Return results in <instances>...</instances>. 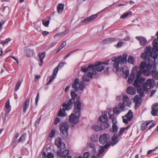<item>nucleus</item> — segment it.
<instances>
[{
  "instance_id": "1",
  "label": "nucleus",
  "mask_w": 158,
  "mask_h": 158,
  "mask_svg": "<svg viewBox=\"0 0 158 158\" xmlns=\"http://www.w3.org/2000/svg\"><path fill=\"white\" fill-rule=\"evenodd\" d=\"M71 98L69 99L66 103H63L62 106L66 110L72 109L73 104L74 113H72L69 116V121L71 123L75 124L79 121V118L81 115V102L80 101V97L79 96L75 95L73 93L70 94Z\"/></svg>"
},
{
  "instance_id": "2",
  "label": "nucleus",
  "mask_w": 158,
  "mask_h": 158,
  "mask_svg": "<svg viewBox=\"0 0 158 158\" xmlns=\"http://www.w3.org/2000/svg\"><path fill=\"white\" fill-rule=\"evenodd\" d=\"M141 72L137 71L136 74L135 79V80L133 85L137 89L141 88V86L145 81L144 77L141 76Z\"/></svg>"
},
{
  "instance_id": "3",
  "label": "nucleus",
  "mask_w": 158,
  "mask_h": 158,
  "mask_svg": "<svg viewBox=\"0 0 158 158\" xmlns=\"http://www.w3.org/2000/svg\"><path fill=\"white\" fill-rule=\"evenodd\" d=\"M60 130L61 134V136L63 138H66L68 135V131L69 126L67 122H64L60 124Z\"/></svg>"
},
{
  "instance_id": "4",
  "label": "nucleus",
  "mask_w": 158,
  "mask_h": 158,
  "mask_svg": "<svg viewBox=\"0 0 158 158\" xmlns=\"http://www.w3.org/2000/svg\"><path fill=\"white\" fill-rule=\"evenodd\" d=\"M109 138V135L107 133H104L100 135L99 138V142L100 143L104 144L108 142V140Z\"/></svg>"
},
{
  "instance_id": "5",
  "label": "nucleus",
  "mask_w": 158,
  "mask_h": 158,
  "mask_svg": "<svg viewBox=\"0 0 158 158\" xmlns=\"http://www.w3.org/2000/svg\"><path fill=\"white\" fill-rule=\"evenodd\" d=\"M79 80L78 78H76L74 80V82L72 84V88L74 89V90H71L70 94L72 93H73L75 95L77 96L76 93V92L78 90V87H77V85L79 83Z\"/></svg>"
},
{
  "instance_id": "6",
  "label": "nucleus",
  "mask_w": 158,
  "mask_h": 158,
  "mask_svg": "<svg viewBox=\"0 0 158 158\" xmlns=\"http://www.w3.org/2000/svg\"><path fill=\"white\" fill-rule=\"evenodd\" d=\"M119 136L118 134H114L111 139V140L112 142L109 141H108L107 143L110 144V145H111L112 146H113L116 145L120 140L119 139H118Z\"/></svg>"
},
{
  "instance_id": "7",
  "label": "nucleus",
  "mask_w": 158,
  "mask_h": 158,
  "mask_svg": "<svg viewBox=\"0 0 158 158\" xmlns=\"http://www.w3.org/2000/svg\"><path fill=\"white\" fill-rule=\"evenodd\" d=\"M133 113L131 110H129L126 115H125V117H127V119H123V123L127 124L128 121H131L133 118Z\"/></svg>"
},
{
  "instance_id": "8",
  "label": "nucleus",
  "mask_w": 158,
  "mask_h": 158,
  "mask_svg": "<svg viewBox=\"0 0 158 158\" xmlns=\"http://www.w3.org/2000/svg\"><path fill=\"white\" fill-rule=\"evenodd\" d=\"M55 145L58 148L63 149L65 148V143L62 142V139L59 137L56 138L55 141Z\"/></svg>"
},
{
  "instance_id": "9",
  "label": "nucleus",
  "mask_w": 158,
  "mask_h": 158,
  "mask_svg": "<svg viewBox=\"0 0 158 158\" xmlns=\"http://www.w3.org/2000/svg\"><path fill=\"white\" fill-rule=\"evenodd\" d=\"M151 114L153 116H158V103H154L152 106Z\"/></svg>"
},
{
  "instance_id": "10",
  "label": "nucleus",
  "mask_w": 158,
  "mask_h": 158,
  "mask_svg": "<svg viewBox=\"0 0 158 158\" xmlns=\"http://www.w3.org/2000/svg\"><path fill=\"white\" fill-rule=\"evenodd\" d=\"M138 67L135 66L132 69L130 74V77L128 78L127 81L129 84H131L133 82L135 77L134 73H133L134 71H136L137 70Z\"/></svg>"
},
{
  "instance_id": "11",
  "label": "nucleus",
  "mask_w": 158,
  "mask_h": 158,
  "mask_svg": "<svg viewBox=\"0 0 158 158\" xmlns=\"http://www.w3.org/2000/svg\"><path fill=\"white\" fill-rule=\"evenodd\" d=\"M95 66V64H90L87 67L85 66H82L81 67V69L83 72L85 73L88 71L94 70Z\"/></svg>"
},
{
  "instance_id": "12",
  "label": "nucleus",
  "mask_w": 158,
  "mask_h": 158,
  "mask_svg": "<svg viewBox=\"0 0 158 158\" xmlns=\"http://www.w3.org/2000/svg\"><path fill=\"white\" fill-rule=\"evenodd\" d=\"M102 115L100 116L98 118L99 121H108V115H109L110 114L107 111H104L102 113Z\"/></svg>"
},
{
  "instance_id": "13",
  "label": "nucleus",
  "mask_w": 158,
  "mask_h": 158,
  "mask_svg": "<svg viewBox=\"0 0 158 158\" xmlns=\"http://www.w3.org/2000/svg\"><path fill=\"white\" fill-rule=\"evenodd\" d=\"M97 16V14L92 15L89 17L85 18L84 20L81 21V22L82 23H87L89 21L96 19Z\"/></svg>"
},
{
  "instance_id": "14",
  "label": "nucleus",
  "mask_w": 158,
  "mask_h": 158,
  "mask_svg": "<svg viewBox=\"0 0 158 158\" xmlns=\"http://www.w3.org/2000/svg\"><path fill=\"white\" fill-rule=\"evenodd\" d=\"M135 39L139 41L140 45L142 46H144L147 41L146 39L143 36H137L135 37Z\"/></svg>"
},
{
  "instance_id": "15",
  "label": "nucleus",
  "mask_w": 158,
  "mask_h": 158,
  "mask_svg": "<svg viewBox=\"0 0 158 158\" xmlns=\"http://www.w3.org/2000/svg\"><path fill=\"white\" fill-rule=\"evenodd\" d=\"M45 52L40 53L38 54V56L40 59V63H39L40 66H41L43 64V59L45 56Z\"/></svg>"
},
{
  "instance_id": "16",
  "label": "nucleus",
  "mask_w": 158,
  "mask_h": 158,
  "mask_svg": "<svg viewBox=\"0 0 158 158\" xmlns=\"http://www.w3.org/2000/svg\"><path fill=\"white\" fill-rule=\"evenodd\" d=\"M153 65V68L156 69V64L154 63L153 60L151 59L149 60L148 64H146V69H150L152 68Z\"/></svg>"
},
{
  "instance_id": "17",
  "label": "nucleus",
  "mask_w": 158,
  "mask_h": 158,
  "mask_svg": "<svg viewBox=\"0 0 158 158\" xmlns=\"http://www.w3.org/2000/svg\"><path fill=\"white\" fill-rule=\"evenodd\" d=\"M114 60L113 61H117L119 64H126L127 62L121 56H118L117 57H114Z\"/></svg>"
},
{
  "instance_id": "18",
  "label": "nucleus",
  "mask_w": 158,
  "mask_h": 158,
  "mask_svg": "<svg viewBox=\"0 0 158 158\" xmlns=\"http://www.w3.org/2000/svg\"><path fill=\"white\" fill-rule=\"evenodd\" d=\"M30 102V99L25 100L23 105V112L25 113L27 109L28 108Z\"/></svg>"
},
{
  "instance_id": "19",
  "label": "nucleus",
  "mask_w": 158,
  "mask_h": 158,
  "mask_svg": "<svg viewBox=\"0 0 158 158\" xmlns=\"http://www.w3.org/2000/svg\"><path fill=\"white\" fill-rule=\"evenodd\" d=\"M116 39L115 38H108L102 40L101 42V44H106L110 43L115 41Z\"/></svg>"
},
{
  "instance_id": "20",
  "label": "nucleus",
  "mask_w": 158,
  "mask_h": 158,
  "mask_svg": "<svg viewBox=\"0 0 158 158\" xmlns=\"http://www.w3.org/2000/svg\"><path fill=\"white\" fill-rule=\"evenodd\" d=\"M100 122H102V123L100 124L102 130H105L108 128L110 126V124L108 123V121H105L103 120V121Z\"/></svg>"
},
{
  "instance_id": "21",
  "label": "nucleus",
  "mask_w": 158,
  "mask_h": 158,
  "mask_svg": "<svg viewBox=\"0 0 158 158\" xmlns=\"http://www.w3.org/2000/svg\"><path fill=\"white\" fill-rule=\"evenodd\" d=\"M126 91L128 94L130 95H134L135 93V89L133 87L130 86L127 88Z\"/></svg>"
},
{
  "instance_id": "22",
  "label": "nucleus",
  "mask_w": 158,
  "mask_h": 158,
  "mask_svg": "<svg viewBox=\"0 0 158 158\" xmlns=\"http://www.w3.org/2000/svg\"><path fill=\"white\" fill-rule=\"evenodd\" d=\"M50 16L47 17L46 18L43 19L42 20V24L45 27H48L50 22Z\"/></svg>"
},
{
  "instance_id": "23",
  "label": "nucleus",
  "mask_w": 158,
  "mask_h": 158,
  "mask_svg": "<svg viewBox=\"0 0 158 158\" xmlns=\"http://www.w3.org/2000/svg\"><path fill=\"white\" fill-rule=\"evenodd\" d=\"M152 121H148L145 122L144 123H142L141 124V130L143 131L151 123Z\"/></svg>"
},
{
  "instance_id": "24",
  "label": "nucleus",
  "mask_w": 158,
  "mask_h": 158,
  "mask_svg": "<svg viewBox=\"0 0 158 158\" xmlns=\"http://www.w3.org/2000/svg\"><path fill=\"white\" fill-rule=\"evenodd\" d=\"M65 108L64 109L63 107L62 109H60L58 114L57 116L61 117H64L66 115L65 114Z\"/></svg>"
},
{
  "instance_id": "25",
  "label": "nucleus",
  "mask_w": 158,
  "mask_h": 158,
  "mask_svg": "<svg viewBox=\"0 0 158 158\" xmlns=\"http://www.w3.org/2000/svg\"><path fill=\"white\" fill-rule=\"evenodd\" d=\"M64 5L63 3H60L57 7V12L59 13H61L64 9Z\"/></svg>"
},
{
  "instance_id": "26",
  "label": "nucleus",
  "mask_w": 158,
  "mask_h": 158,
  "mask_svg": "<svg viewBox=\"0 0 158 158\" xmlns=\"http://www.w3.org/2000/svg\"><path fill=\"white\" fill-rule=\"evenodd\" d=\"M114 57L112 58L111 59L112 61L114 62L113 64V67L114 69H116L118 71L119 70L118 66H119V63L117 61V60L113 61V60H114Z\"/></svg>"
},
{
  "instance_id": "27",
  "label": "nucleus",
  "mask_w": 158,
  "mask_h": 158,
  "mask_svg": "<svg viewBox=\"0 0 158 158\" xmlns=\"http://www.w3.org/2000/svg\"><path fill=\"white\" fill-rule=\"evenodd\" d=\"M110 62L109 60L105 61L104 62H96L95 64H94L95 67H97L98 65H101L102 64L105 65H108L109 64V62Z\"/></svg>"
},
{
  "instance_id": "28",
  "label": "nucleus",
  "mask_w": 158,
  "mask_h": 158,
  "mask_svg": "<svg viewBox=\"0 0 158 158\" xmlns=\"http://www.w3.org/2000/svg\"><path fill=\"white\" fill-rule=\"evenodd\" d=\"M137 92L138 94H139V97L141 98V97H143L145 96L144 92L143 90V89L142 88H140L137 89Z\"/></svg>"
},
{
  "instance_id": "29",
  "label": "nucleus",
  "mask_w": 158,
  "mask_h": 158,
  "mask_svg": "<svg viewBox=\"0 0 158 158\" xmlns=\"http://www.w3.org/2000/svg\"><path fill=\"white\" fill-rule=\"evenodd\" d=\"M146 62L144 61H142L140 63V65L139 66V69L140 71H142L144 69V68H146Z\"/></svg>"
},
{
  "instance_id": "30",
  "label": "nucleus",
  "mask_w": 158,
  "mask_h": 158,
  "mask_svg": "<svg viewBox=\"0 0 158 158\" xmlns=\"http://www.w3.org/2000/svg\"><path fill=\"white\" fill-rule=\"evenodd\" d=\"M66 45V42L65 41H63L61 45L58 48L56 53V54L60 52L64 47Z\"/></svg>"
},
{
  "instance_id": "31",
  "label": "nucleus",
  "mask_w": 158,
  "mask_h": 158,
  "mask_svg": "<svg viewBox=\"0 0 158 158\" xmlns=\"http://www.w3.org/2000/svg\"><path fill=\"white\" fill-rule=\"evenodd\" d=\"M110 146V144H108L107 143H106L104 146L101 147V148L99 152V153L101 154L105 150V149L107 148Z\"/></svg>"
},
{
  "instance_id": "32",
  "label": "nucleus",
  "mask_w": 158,
  "mask_h": 158,
  "mask_svg": "<svg viewBox=\"0 0 158 158\" xmlns=\"http://www.w3.org/2000/svg\"><path fill=\"white\" fill-rule=\"evenodd\" d=\"M134 58L131 56H129L128 58L127 62L128 63L134 65Z\"/></svg>"
},
{
  "instance_id": "33",
  "label": "nucleus",
  "mask_w": 158,
  "mask_h": 158,
  "mask_svg": "<svg viewBox=\"0 0 158 158\" xmlns=\"http://www.w3.org/2000/svg\"><path fill=\"white\" fill-rule=\"evenodd\" d=\"M105 68L104 66L102 65H98L97 67H94V70H96L98 72H101Z\"/></svg>"
},
{
  "instance_id": "34",
  "label": "nucleus",
  "mask_w": 158,
  "mask_h": 158,
  "mask_svg": "<svg viewBox=\"0 0 158 158\" xmlns=\"http://www.w3.org/2000/svg\"><path fill=\"white\" fill-rule=\"evenodd\" d=\"M132 13V12L131 11L127 12L123 14V15L120 17V18L121 19H124L128 16L131 15Z\"/></svg>"
},
{
  "instance_id": "35",
  "label": "nucleus",
  "mask_w": 158,
  "mask_h": 158,
  "mask_svg": "<svg viewBox=\"0 0 158 158\" xmlns=\"http://www.w3.org/2000/svg\"><path fill=\"white\" fill-rule=\"evenodd\" d=\"M19 136V135L18 132H17L15 134V135L14 136L12 143L13 145H14V148L15 147L16 145V143L17 141V138Z\"/></svg>"
},
{
  "instance_id": "36",
  "label": "nucleus",
  "mask_w": 158,
  "mask_h": 158,
  "mask_svg": "<svg viewBox=\"0 0 158 158\" xmlns=\"http://www.w3.org/2000/svg\"><path fill=\"white\" fill-rule=\"evenodd\" d=\"M113 111L114 114H119L121 112L119 108L116 106L113 108Z\"/></svg>"
},
{
  "instance_id": "37",
  "label": "nucleus",
  "mask_w": 158,
  "mask_h": 158,
  "mask_svg": "<svg viewBox=\"0 0 158 158\" xmlns=\"http://www.w3.org/2000/svg\"><path fill=\"white\" fill-rule=\"evenodd\" d=\"M150 56L154 60L156 59L157 57V54L156 53V51L153 52L152 51L149 53Z\"/></svg>"
},
{
  "instance_id": "38",
  "label": "nucleus",
  "mask_w": 158,
  "mask_h": 158,
  "mask_svg": "<svg viewBox=\"0 0 158 158\" xmlns=\"http://www.w3.org/2000/svg\"><path fill=\"white\" fill-rule=\"evenodd\" d=\"M91 128L92 129H94L96 131H99L102 130L101 126H99L98 125H93L92 126Z\"/></svg>"
},
{
  "instance_id": "39",
  "label": "nucleus",
  "mask_w": 158,
  "mask_h": 158,
  "mask_svg": "<svg viewBox=\"0 0 158 158\" xmlns=\"http://www.w3.org/2000/svg\"><path fill=\"white\" fill-rule=\"evenodd\" d=\"M90 139L92 141L97 142L98 140V135H97L93 134L91 136Z\"/></svg>"
},
{
  "instance_id": "40",
  "label": "nucleus",
  "mask_w": 158,
  "mask_h": 158,
  "mask_svg": "<svg viewBox=\"0 0 158 158\" xmlns=\"http://www.w3.org/2000/svg\"><path fill=\"white\" fill-rule=\"evenodd\" d=\"M80 49H77L76 50H73L72 51H70L69 53H68L64 57V59L65 60L66 59L67 57H69L73 53L77 52V51H78L79 50H80Z\"/></svg>"
},
{
  "instance_id": "41",
  "label": "nucleus",
  "mask_w": 158,
  "mask_h": 158,
  "mask_svg": "<svg viewBox=\"0 0 158 158\" xmlns=\"http://www.w3.org/2000/svg\"><path fill=\"white\" fill-rule=\"evenodd\" d=\"M69 33V30L68 29L65 30L64 32H60L59 33H56L55 34V36H57L59 35V36H61L62 35H65L67 33Z\"/></svg>"
},
{
  "instance_id": "42",
  "label": "nucleus",
  "mask_w": 158,
  "mask_h": 158,
  "mask_svg": "<svg viewBox=\"0 0 158 158\" xmlns=\"http://www.w3.org/2000/svg\"><path fill=\"white\" fill-rule=\"evenodd\" d=\"M56 76L53 74L51 75L49 77V80L46 83V85H48L56 77Z\"/></svg>"
},
{
  "instance_id": "43",
  "label": "nucleus",
  "mask_w": 158,
  "mask_h": 158,
  "mask_svg": "<svg viewBox=\"0 0 158 158\" xmlns=\"http://www.w3.org/2000/svg\"><path fill=\"white\" fill-rule=\"evenodd\" d=\"M26 136V133H24L19 138L18 142L19 143L22 142L23 140L25 139Z\"/></svg>"
},
{
  "instance_id": "44",
  "label": "nucleus",
  "mask_w": 158,
  "mask_h": 158,
  "mask_svg": "<svg viewBox=\"0 0 158 158\" xmlns=\"http://www.w3.org/2000/svg\"><path fill=\"white\" fill-rule=\"evenodd\" d=\"M141 73L143 72L144 74L146 76H149L150 74V70L149 69H146V70L143 69V70L140 71Z\"/></svg>"
},
{
  "instance_id": "45",
  "label": "nucleus",
  "mask_w": 158,
  "mask_h": 158,
  "mask_svg": "<svg viewBox=\"0 0 158 158\" xmlns=\"http://www.w3.org/2000/svg\"><path fill=\"white\" fill-rule=\"evenodd\" d=\"M142 85V89H143V91H146V92H148V89L147 88V87L148 86V85L146 83H143Z\"/></svg>"
},
{
  "instance_id": "46",
  "label": "nucleus",
  "mask_w": 158,
  "mask_h": 158,
  "mask_svg": "<svg viewBox=\"0 0 158 158\" xmlns=\"http://www.w3.org/2000/svg\"><path fill=\"white\" fill-rule=\"evenodd\" d=\"M118 106L119 107L121 110V111H124V107L125 106V103L124 102H119L118 105Z\"/></svg>"
},
{
  "instance_id": "47",
  "label": "nucleus",
  "mask_w": 158,
  "mask_h": 158,
  "mask_svg": "<svg viewBox=\"0 0 158 158\" xmlns=\"http://www.w3.org/2000/svg\"><path fill=\"white\" fill-rule=\"evenodd\" d=\"M26 55L28 57L32 56L33 55V52L29 49H28L26 51Z\"/></svg>"
},
{
  "instance_id": "48",
  "label": "nucleus",
  "mask_w": 158,
  "mask_h": 158,
  "mask_svg": "<svg viewBox=\"0 0 158 158\" xmlns=\"http://www.w3.org/2000/svg\"><path fill=\"white\" fill-rule=\"evenodd\" d=\"M118 131V127L116 124H114L112 125V132L116 133Z\"/></svg>"
},
{
  "instance_id": "49",
  "label": "nucleus",
  "mask_w": 158,
  "mask_h": 158,
  "mask_svg": "<svg viewBox=\"0 0 158 158\" xmlns=\"http://www.w3.org/2000/svg\"><path fill=\"white\" fill-rule=\"evenodd\" d=\"M56 134L55 130H52L49 134V137L51 138H53L54 136Z\"/></svg>"
},
{
  "instance_id": "50",
  "label": "nucleus",
  "mask_w": 158,
  "mask_h": 158,
  "mask_svg": "<svg viewBox=\"0 0 158 158\" xmlns=\"http://www.w3.org/2000/svg\"><path fill=\"white\" fill-rule=\"evenodd\" d=\"M148 86H149V87L151 88H152L153 87V86H152V83L151 79H148L146 82Z\"/></svg>"
},
{
  "instance_id": "51",
  "label": "nucleus",
  "mask_w": 158,
  "mask_h": 158,
  "mask_svg": "<svg viewBox=\"0 0 158 158\" xmlns=\"http://www.w3.org/2000/svg\"><path fill=\"white\" fill-rule=\"evenodd\" d=\"M21 83L20 81H19L17 82L15 87V91H16L19 89L20 86L21 85Z\"/></svg>"
},
{
  "instance_id": "52",
  "label": "nucleus",
  "mask_w": 158,
  "mask_h": 158,
  "mask_svg": "<svg viewBox=\"0 0 158 158\" xmlns=\"http://www.w3.org/2000/svg\"><path fill=\"white\" fill-rule=\"evenodd\" d=\"M11 40V39L10 38L6 39V40H2L1 41V43L2 44H5L9 42Z\"/></svg>"
},
{
  "instance_id": "53",
  "label": "nucleus",
  "mask_w": 158,
  "mask_h": 158,
  "mask_svg": "<svg viewBox=\"0 0 158 158\" xmlns=\"http://www.w3.org/2000/svg\"><path fill=\"white\" fill-rule=\"evenodd\" d=\"M83 80L85 82H89L90 79L88 78V77L85 75H84L82 77Z\"/></svg>"
},
{
  "instance_id": "54",
  "label": "nucleus",
  "mask_w": 158,
  "mask_h": 158,
  "mask_svg": "<svg viewBox=\"0 0 158 158\" xmlns=\"http://www.w3.org/2000/svg\"><path fill=\"white\" fill-rule=\"evenodd\" d=\"M69 151L68 150L65 149L62 152V155L67 156L69 154Z\"/></svg>"
},
{
  "instance_id": "55",
  "label": "nucleus",
  "mask_w": 158,
  "mask_h": 158,
  "mask_svg": "<svg viewBox=\"0 0 158 158\" xmlns=\"http://www.w3.org/2000/svg\"><path fill=\"white\" fill-rule=\"evenodd\" d=\"M126 128L125 127H123L120 128V131L119 132V133L118 134V136H120L124 132Z\"/></svg>"
},
{
  "instance_id": "56",
  "label": "nucleus",
  "mask_w": 158,
  "mask_h": 158,
  "mask_svg": "<svg viewBox=\"0 0 158 158\" xmlns=\"http://www.w3.org/2000/svg\"><path fill=\"white\" fill-rule=\"evenodd\" d=\"M129 98L127 95H124L123 98V102L125 103L129 100Z\"/></svg>"
},
{
  "instance_id": "57",
  "label": "nucleus",
  "mask_w": 158,
  "mask_h": 158,
  "mask_svg": "<svg viewBox=\"0 0 158 158\" xmlns=\"http://www.w3.org/2000/svg\"><path fill=\"white\" fill-rule=\"evenodd\" d=\"M5 106L7 109H9L10 107L11 108V106H10L9 100H8L6 101L5 104Z\"/></svg>"
},
{
  "instance_id": "58",
  "label": "nucleus",
  "mask_w": 158,
  "mask_h": 158,
  "mask_svg": "<svg viewBox=\"0 0 158 158\" xmlns=\"http://www.w3.org/2000/svg\"><path fill=\"white\" fill-rule=\"evenodd\" d=\"M151 48V47L150 46H147L146 47V52L147 53L148 56H149V53L152 52Z\"/></svg>"
},
{
  "instance_id": "59",
  "label": "nucleus",
  "mask_w": 158,
  "mask_h": 158,
  "mask_svg": "<svg viewBox=\"0 0 158 158\" xmlns=\"http://www.w3.org/2000/svg\"><path fill=\"white\" fill-rule=\"evenodd\" d=\"M6 21V20H1V22H0V32L1 31L2 29V26L3 24H4Z\"/></svg>"
},
{
  "instance_id": "60",
  "label": "nucleus",
  "mask_w": 158,
  "mask_h": 158,
  "mask_svg": "<svg viewBox=\"0 0 158 158\" xmlns=\"http://www.w3.org/2000/svg\"><path fill=\"white\" fill-rule=\"evenodd\" d=\"M65 64V63L60 62L59 63L56 67L58 69L59 68H61V67H63L64 66V65Z\"/></svg>"
},
{
  "instance_id": "61",
  "label": "nucleus",
  "mask_w": 158,
  "mask_h": 158,
  "mask_svg": "<svg viewBox=\"0 0 158 158\" xmlns=\"http://www.w3.org/2000/svg\"><path fill=\"white\" fill-rule=\"evenodd\" d=\"M140 98L138 95H136L134 98V102H139V100Z\"/></svg>"
},
{
  "instance_id": "62",
  "label": "nucleus",
  "mask_w": 158,
  "mask_h": 158,
  "mask_svg": "<svg viewBox=\"0 0 158 158\" xmlns=\"http://www.w3.org/2000/svg\"><path fill=\"white\" fill-rule=\"evenodd\" d=\"M109 67H107L106 70H105L104 71V73L106 75H108L110 73V71L109 70Z\"/></svg>"
},
{
  "instance_id": "63",
  "label": "nucleus",
  "mask_w": 158,
  "mask_h": 158,
  "mask_svg": "<svg viewBox=\"0 0 158 158\" xmlns=\"http://www.w3.org/2000/svg\"><path fill=\"white\" fill-rule=\"evenodd\" d=\"M53 157L54 155L52 153L50 152L48 153L47 158H53Z\"/></svg>"
},
{
  "instance_id": "64",
  "label": "nucleus",
  "mask_w": 158,
  "mask_h": 158,
  "mask_svg": "<svg viewBox=\"0 0 158 158\" xmlns=\"http://www.w3.org/2000/svg\"><path fill=\"white\" fill-rule=\"evenodd\" d=\"M89 152H85L83 154L84 158H88L89 156Z\"/></svg>"
}]
</instances>
